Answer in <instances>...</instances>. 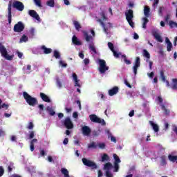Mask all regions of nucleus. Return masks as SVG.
I'll use <instances>...</instances> for the list:
<instances>
[{"label": "nucleus", "mask_w": 177, "mask_h": 177, "mask_svg": "<svg viewBox=\"0 0 177 177\" xmlns=\"http://www.w3.org/2000/svg\"><path fill=\"white\" fill-rule=\"evenodd\" d=\"M57 86H58V88H59V89L63 86V85L62 84V81H60L59 78L57 79Z\"/></svg>", "instance_id": "48"}, {"label": "nucleus", "mask_w": 177, "mask_h": 177, "mask_svg": "<svg viewBox=\"0 0 177 177\" xmlns=\"http://www.w3.org/2000/svg\"><path fill=\"white\" fill-rule=\"evenodd\" d=\"M160 106L162 110L165 112V114H166V115H168V114H169L170 113L169 110L167 109L165 105H164L163 104H160Z\"/></svg>", "instance_id": "34"}, {"label": "nucleus", "mask_w": 177, "mask_h": 177, "mask_svg": "<svg viewBox=\"0 0 177 177\" xmlns=\"http://www.w3.org/2000/svg\"><path fill=\"white\" fill-rule=\"evenodd\" d=\"M170 88L173 89V91H177V79H172V83Z\"/></svg>", "instance_id": "24"}, {"label": "nucleus", "mask_w": 177, "mask_h": 177, "mask_svg": "<svg viewBox=\"0 0 177 177\" xmlns=\"http://www.w3.org/2000/svg\"><path fill=\"white\" fill-rule=\"evenodd\" d=\"M27 129H34V123L32 122H29L28 126L26 127Z\"/></svg>", "instance_id": "44"}, {"label": "nucleus", "mask_w": 177, "mask_h": 177, "mask_svg": "<svg viewBox=\"0 0 177 177\" xmlns=\"http://www.w3.org/2000/svg\"><path fill=\"white\" fill-rule=\"evenodd\" d=\"M89 118L92 122H95V124H101L102 126L106 125V121H104V119L97 117V115L95 114L90 115Z\"/></svg>", "instance_id": "4"}, {"label": "nucleus", "mask_w": 177, "mask_h": 177, "mask_svg": "<svg viewBox=\"0 0 177 177\" xmlns=\"http://www.w3.org/2000/svg\"><path fill=\"white\" fill-rule=\"evenodd\" d=\"M62 174L64 176V177H70V174H68V170L66 168L61 169Z\"/></svg>", "instance_id": "28"}, {"label": "nucleus", "mask_w": 177, "mask_h": 177, "mask_svg": "<svg viewBox=\"0 0 177 177\" xmlns=\"http://www.w3.org/2000/svg\"><path fill=\"white\" fill-rule=\"evenodd\" d=\"M73 80L75 81V86H78L81 88V84H80V80H78V76L77 74L73 73Z\"/></svg>", "instance_id": "20"}, {"label": "nucleus", "mask_w": 177, "mask_h": 177, "mask_svg": "<svg viewBox=\"0 0 177 177\" xmlns=\"http://www.w3.org/2000/svg\"><path fill=\"white\" fill-rule=\"evenodd\" d=\"M109 158H110L109 157V155H107L106 153H104L102 156V162H104V161H109Z\"/></svg>", "instance_id": "37"}, {"label": "nucleus", "mask_w": 177, "mask_h": 177, "mask_svg": "<svg viewBox=\"0 0 177 177\" xmlns=\"http://www.w3.org/2000/svg\"><path fill=\"white\" fill-rule=\"evenodd\" d=\"M3 174H5V169H3V167L0 166V177L3 176Z\"/></svg>", "instance_id": "49"}, {"label": "nucleus", "mask_w": 177, "mask_h": 177, "mask_svg": "<svg viewBox=\"0 0 177 177\" xmlns=\"http://www.w3.org/2000/svg\"><path fill=\"white\" fill-rule=\"evenodd\" d=\"M53 53H54V57H55V59H60V53H59V51H57V50H55Z\"/></svg>", "instance_id": "42"}, {"label": "nucleus", "mask_w": 177, "mask_h": 177, "mask_svg": "<svg viewBox=\"0 0 177 177\" xmlns=\"http://www.w3.org/2000/svg\"><path fill=\"white\" fill-rule=\"evenodd\" d=\"M108 47L111 50V52L114 51V44L111 42H108Z\"/></svg>", "instance_id": "46"}, {"label": "nucleus", "mask_w": 177, "mask_h": 177, "mask_svg": "<svg viewBox=\"0 0 177 177\" xmlns=\"http://www.w3.org/2000/svg\"><path fill=\"white\" fill-rule=\"evenodd\" d=\"M33 1L36 6H38V8H42V2L41 1V0H33Z\"/></svg>", "instance_id": "38"}, {"label": "nucleus", "mask_w": 177, "mask_h": 177, "mask_svg": "<svg viewBox=\"0 0 177 177\" xmlns=\"http://www.w3.org/2000/svg\"><path fill=\"white\" fill-rule=\"evenodd\" d=\"M150 124L151 125L154 132H158L160 131V127L157 125V124L153 122L152 121H150Z\"/></svg>", "instance_id": "27"}, {"label": "nucleus", "mask_w": 177, "mask_h": 177, "mask_svg": "<svg viewBox=\"0 0 177 177\" xmlns=\"http://www.w3.org/2000/svg\"><path fill=\"white\" fill-rule=\"evenodd\" d=\"M142 52L144 57H146L147 59H150V53H149V51H147V50L144 49Z\"/></svg>", "instance_id": "36"}, {"label": "nucleus", "mask_w": 177, "mask_h": 177, "mask_svg": "<svg viewBox=\"0 0 177 177\" xmlns=\"http://www.w3.org/2000/svg\"><path fill=\"white\" fill-rule=\"evenodd\" d=\"M8 24H12V2H9L8 7Z\"/></svg>", "instance_id": "13"}, {"label": "nucleus", "mask_w": 177, "mask_h": 177, "mask_svg": "<svg viewBox=\"0 0 177 177\" xmlns=\"http://www.w3.org/2000/svg\"><path fill=\"white\" fill-rule=\"evenodd\" d=\"M140 67V57H137L135 60L134 66H133V71L136 75L138 74V68Z\"/></svg>", "instance_id": "11"}, {"label": "nucleus", "mask_w": 177, "mask_h": 177, "mask_svg": "<svg viewBox=\"0 0 177 177\" xmlns=\"http://www.w3.org/2000/svg\"><path fill=\"white\" fill-rule=\"evenodd\" d=\"M0 53L1 55L3 56L5 59H6V60L13 59V56L9 55V54H8V50H6V48H5V46L2 45V43H0Z\"/></svg>", "instance_id": "3"}, {"label": "nucleus", "mask_w": 177, "mask_h": 177, "mask_svg": "<svg viewBox=\"0 0 177 177\" xmlns=\"http://www.w3.org/2000/svg\"><path fill=\"white\" fill-rule=\"evenodd\" d=\"M82 161L84 165H86V167H93V169H97V165H96V163H95V162H93V161H91V160L86 159V158H83L82 159Z\"/></svg>", "instance_id": "7"}, {"label": "nucleus", "mask_w": 177, "mask_h": 177, "mask_svg": "<svg viewBox=\"0 0 177 177\" xmlns=\"http://www.w3.org/2000/svg\"><path fill=\"white\" fill-rule=\"evenodd\" d=\"M113 158L115 160L114 164H120V162H121V160L120 159V157H118L117 154H113Z\"/></svg>", "instance_id": "33"}, {"label": "nucleus", "mask_w": 177, "mask_h": 177, "mask_svg": "<svg viewBox=\"0 0 177 177\" xmlns=\"http://www.w3.org/2000/svg\"><path fill=\"white\" fill-rule=\"evenodd\" d=\"M72 42L74 44V45H77V46H80V45H82V43L78 40V37L77 36L74 35L72 38Z\"/></svg>", "instance_id": "22"}, {"label": "nucleus", "mask_w": 177, "mask_h": 177, "mask_svg": "<svg viewBox=\"0 0 177 177\" xmlns=\"http://www.w3.org/2000/svg\"><path fill=\"white\" fill-rule=\"evenodd\" d=\"M73 24L77 31H80V29L81 28V24H80V22H78L77 21H73Z\"/></svg>", "instance_id": "35"}, {"label": "nucleus", "mask_w": 177, "mask_h": 177, "mask_svg": "<svg viewBox=\"0 0 177 177\" xmlns=\"http://www.w3.org/2000/svg\"><path fill=\"white\" fill-rule=\"evenodd\" d=\"M84 63L85 66H88V64H89V59H88V58L84 59Z\"/></svg>", "instance_id": "61"}, {"label": "nucleus", "mask_w": 177, "mask_h": 177, "mask_svg": "<svg viewBox=\"0 0 177 177\" xmlns=\"http://www.w3.org/2000/svg\"><path fill=\"white\" fill-rule=\"evenodd\" d=\"M102 176H103V172L102 171V170H98L97 177H102Z\"/></svg>", "instance_id": "64"}, {"label": "nucleus", "mask_w": 177, "mask_h": 177, "mask_svg": "<svg viewBox=\"0 0 177 177\" xmlns=\"http://www.w3.org/2000/svg\"><path fill=\"white\" fill-rule=\"evenodd\" d=\"M163 10H164V7L163 6L159 7V10H158L159 15H162V11Z\"/></svg>", "instance_id": "60"}, {"label": "nucleus", "mask_w": 177, "mask_h": 177, "mask_svg": "<svg viewBox=\"0 0 177 177\" xmlns=\"http://www.w3.org/2000/svg\"><path fill=\"white\" fill-rule=\"evenodd\" d=\"M147 23H149V19H147V17L142 18V28L146 30L147 28Z\"/></svg>", "instance_id": "26"}, {"label": "nucleus", "mask_w": 177, "mask_h": 177, "mask_svg": "<svg viewBox=\"0 0 177 177\" xmlns=\"http://www.w3.org/2000/svg\"><path fill=\"white\" fill-rule=\"evenodd\" d=\"M98 146H99L100 149H102L106 148V144H104V143H103V142H102V143H100V144L98 145Z\"/></svg>", "instance_id": "52"}, {"label": "nucleus", "mask_w": 177, "mask_h": 177, "mask_svg": "<svg viewBox=\"0 0 177 177\" xmlns=\"http://www.w3.org/2000/svg\"><path fill=\"white\" fill-rule=\"evenodd\" d=\"M35 133L34 131H30L29 139H34Z\"/></svg>", "instance_id": "51"}, {"label": "nucleus", "mask_w": 177, "mask_h": 177, "mask_svg": "<svg viewBox=\"0 0 177 177\" xmlns=\"http://www.w3.org/2000/svg\"><path fill=\"white\" fill-rule=\"evenodd\" d=\"M124 84L127 86H128V88H132V86L131 85V84H129V82H128V80H124Z\"/></svg>", "instance_id": "57"}, {"label": "nucleus", "mask_w": 177, "mask_h": 177, "mask_svg": "<svg viewBox=\"0 0 177 177\" xmlns=\"http://www.w3.org/2000/svg\"><path fill=\"white\" fill-rule=\"evenodd\" d=\"M153 36L154 37L155 39L158 41V42H162V37H161V35H160V34L155 32L154 33H153Z\"/></svg>", "instance_id": "25"}, {"label": "nucleus", "mask_w": 177, "mask_h": 177, "mask_svg": "<svg viewBox=\"0 0 177 177\" xmlns=\"http://www.w3.org/2000/svg\"><path fill=\"white\" fill-rule=\"evenodd\" d=\"M82 131L83 135H84L85 136H89V135H91V128H89V127L88 126L83 127Z\"/></svg>", "instance_id": "14"}, {"label": "nucleus", "mask_w": 177, "mask_h": 177, "mask_svg": "<svg viewBox=\"0 0 177 177\" xmlns=\"http://www.w3.org/2000/svg\"><path fill=\"white\" fill-rule=\"evenodd\" d=\"M41 49L44 55H49L52 52V48H46V46H41Z\"/></svg>", "instance_id": "18"}, {"label": "nucleus", "mask_w": 177, "mask_h": 177, "mask_svg": "<svg viewBox=\"0 0 177 177\" xmlns=\"http://www.w3.org/2000/svg\"><path fill=\"white\" fill-rule=\"evenodd\" d=\"M88 48L92 50V52L96 53V48H95V45H93V44H90Z\"/></svg>", "instance_id": "43"}, {"label": "nucleus", "mask_w": 177, "mask_h": 177, "mask_svg": "<svg viewBox=\"0 0 177 177\" xmlns=\"http://www.w3.org/2000/svg\"><path fill=\"white\" fill-rule=\"evenodd\" d=\"M46 110L49 113L50 115H55V114H56V112L55 110H53V108L50 106H47Z\"/></svg>", "instance_id": "29"}, {"label": "nucleus", "mask_w": 177, "mask_h": 177, "mask_svg": "<svg viewBox=\"0 0 177 177\" xmlns=\"http://www.w3.org/2000/svg\"><path fill=\"white\" fill-rule=\"evenodd\" d=\"M161 167H165L168 162H167V156L165 155H162L160 156V160Z\"/></svg>", "instance_id": "16"}, {"label": "nucleus", "mask_w": 177, "mask_h": 177, "mask_svg": "<svg viewBox=\"0 0 177 177\" xmlns=\"http://www.w3.org/2000/svg\"><path fill=\"white\" fill-rule=\"evenodd\" d=\"M64 125L67 129H73L74 128V124L69 117H67L64 120Z\"/></svg>", "instance_id": "10"}, {"label": "nucleus", "mask_w": 177, "mask_h": 177, "mask_svg": "<svg viewBox=\"0 0 177 177\" xmlns=\"http://www.w3.org/2000/svg\"><path fill=\"white\" fill-rule=\"evenodd\" d=\"M97 21L100 24V26H102L104 33L109 34V30H111V28H113V24L109 22L106 24H104V22H103V20L98 19H97Z\"/></svg>", "instance_id": "5"}, {"label": "nucleus", "mask_w": 177, "mask_h": 177, "mask_svg": "<svg viewBox=\"0 0 177 177\" xmlns=\"http://www.w3.org/2000/svg\"><path fill=\"white\" fill-rule=\"evenodd\" d=\"M167 52L172 50V43L167 44Z\"/></svg>", "instance_id": "50"}, {"label": "nucleus", "mask_w": 177, "mask_h": 177, "mask_svg": "<svg viewBox=\"0 0 177 177\" xmlns=\"http://www.w3.org/2000/svg\"><path fill=\"white\" fill-rule=\"evenodd\" d=\"M13 30L15 32H21V31L24 30V24L21 21H19L14 26Z\"/></svg>", "instance_id": "9"}, {"label": "nucleus", "mask_w": 177, "mask_h": 177, "mask_svg": "<svg viewBox=\"0 0 177 177\" xmlns=\"http://www.w3.org/2000/svg\"><path fill=\"white\" fill-rule=\"evenodd\" d=\"M118 91H120L118 86H114L111 89L109 90V96H114V95H117V93H118Z\"/></svg>", "instance_id": "15"}, {"label": "nucleus", "mask_w": 177, "mask_h": 177, "mask_svg": "<svg viewBox=\"0 0 177 177\" xmlns=\"http://www.w3.org/2000/svg\"><path fill=\"white\" fill-rule=\"evenodd\" d=\"M124 15L126 16V20L129 24L130 27H131V28H134L135 22H133V10H128L124 12Z\"/></svg>", "instance_id": "2"}, {"label": "nucleus", "mask_w": 177, "mask_h": 177, "mask_svg": "<svg viewBox=\"0 0 177 177\" xmlns=\"http://www.w3.org/2000/svg\"><path fill=\"white\" fill-rule=\"evenodd\" d=\"M120 169V165L118 163H114V172H118Z\"/></svg>", "instance_id": "47"}, {"label": "nucleus", "mask_w": 177, "mask_h": 177, "mask_svg": "<svg viewBox=\"0 0 177 177\" xmlns=\"http://www.w3.org/2000/svg\"><path fill=\"white\" fill-rule=\"evenodd\" d=\"M59 65L62 66V67H67V64L64 63L63 61H59Z\"/></svg>", "instance_id": "54"}, {"label": "nucleus", "mask_w": 177, "mask_h": 177, "mask_svg": "<svg viewBox=\"0 0 177 177\" xmlns=\"http://www.w3.org/2000/svg\"><path fill=\"white\" fill-rule=\"evenodd\" d=\"M144 15H145V17H150V8L147 6H145L144 7Z\"/></svg>", "instance_id": "23"}, {"label": "nucleus", "mask_w": 177, "mask_h": 177, "mask_svg": "<svg viewBox=\"0 0 177 177\" xmlns=\"http://www.w3.org/2000/svg\"><path fill=\"white\" fill-rule=\"evenodd\" d=\"M157 99H158V101L159 102V103H162V102H164V100L162 99V97L161 96H158Z\"/></svg>", "instance_id": "63"}, {"label": "nucleus", "mask_w": 177, "mask_h": 177, "mask_svg": "<svg viewBox=\"0 0 177 177\" xmlns=\"http://www.w3.org/2000/svg\"><path fill=\"white\" fill-rule=\"evenodd\" d=\"M111 168H113V165L111 164V162H107L104 166V169L106 171H110Z\"/></svg>", "instance_id": "30"}, {"label": "nucleus", "mask_w": 177, "mask_h": 177, "mask_svg": "<svg viewBox=\"0 0 177 177\" xmlns=\"http://www.w3.org/2000/svg\"><path fill=\"white\" fill-rule=\"evenodd\" d=\"M40 97L44 102H46V103H50V98H49L45 93H40Z\"/></svg>", "instance_id": "17"}, {"label": "nucleus", "mask_w": 177, "mask_h": 177, "mask_svg": "<svg viewBox=\"0 0 177 177\" xmlns=\"http://www.w3.org/2000/svg\"><path fill=\"white\" fill-rule=\"evenodd\" d=\"M107 133L109 137H111V142H113L114 143H117V139L115 137L113 136L111 134V132H110V130H107Z\"/></svg>", "instance_id": "31"}, {"label": "nucleus", "mask_w": 177, "mask_h": 177, "mask_svg": "<svg viewBox=\"0 0 177 177\" xmlns=\"http://www.w3.org/2000/svg\"><path fill=\"white\" fill-rule=\"evenodd\" d=\"M106 177H113V174H111L110 171H109V170H106Z\"/></svg>", "instance_id": "59"}, {"label": "nucleus", "mask_w": 177, "mask_h": 177, "mask_svg": "<svg viewBox=\"0 0 177 177\" xmlns=\"http://www.w3.org/2000/svg\"><path fill=\"white\" fill-rule=\"evenodd\" d=\"M160 78H161L162 81L163 82H165V81H167V80L165 77V75H164V71H160Z\"/></svg>", "instance_id": "40"}, {"label": "nucleus", "mask_w": 177, "mask_h": 177, "mask_svg": "<svg viewBox=\"0 0 177 177\" xmlns=\"http://www.w3.org/2000/svg\"><path fill=\"white\" fill-rule=\"evenodd\" d=\"M168 160L170 162H176L177 164V156L169 154Z\"/></svg>", "instance_id": "21"}, {"label": "nucleus", "mask_w": 177, "mask_h": 177, "mask_svg": "<svg viewBox=\"0 0 177 177\" xmlns=\"http://www.w3.org/2000/svg\"><path fill=\"white\" fill-rule=\"evenodd\" d=\"M113 53V56H115V57H120V54L118 53H117V51H115V50H113V51H112Z\"/></svg>", "instance_id": "53"}, {"label": "nucleus", "mask_w": 177, "mask_h": 177, "mask_svg": "<svg viewBox=\"0 0 177 177\" xmlns=\"http://www.w3.org/2000/svg\"><path fill=\"white\" fill-rule=\"evenodd\" d=\"M169 15H167V16L165 17V21H166V23H168V21H169Z\"/></svg>", "instance_id": "62"}, {"label": "nucleus", "mask_w": 177, "mask_h": 177, "mask_svg": "<svg viewBox=\"0 0 177 177\" xmlns=\"http://www.w3.org/2000/svg\"><path fill=\"white\" fill-rule=\"evenodd\" d=\"M97 145H96V142H92L91 144L88 145V149H96Z\"/></svg>", "instance_id": "39"}, {"label": "nucleus", "mask_w": 177, "mask_h": 177, "mask_svg": "<svg viewBox=\"0 0 177 177\" xmlns=\"http://www.w3.org/2000/svg\"><path fill=\"white\" fill-rule=\"evenodd\" d=\"M23 95H24V98L25 99L26 103L29 104V106H32V107H34L35 104H38V100L30 95L27 92L24 91L23 93Z\"/></svg>", "instance_id": "1"}, {"label": "nucleus", "mask_w": 177, "mask_h": 177, "mask_svg": "<svg viewBox=\"0 0 177 177\" xmlns=\"http://www.w3.org/2000/svg\"><path fill=\"white\" fill-rule=\"evenodd\" d=\"M46 5L50 8H55V0H48L46 2Z\"/></svg>", "instance_id": "32"}, {"label": "nucleus", "mask_w": 177, "mask_h": 177, "mask_svg": "<svg viewBox=\"0 0 177 177\" xmlns=\"http://www.w3.org/2000/svg\"><path fill=\"white\" fill-rule=\"evenodd\" d=\"M147 75L149 78H153L154 77V72L148 73Z\"/></svg>", "instance_id": "56"}, {"label": "nucleus", "mask_w": 177, "mask_h": 177, "mask_svg": "<svg viewBox=\"0 0 177 177\" xmlns=\"http://www.w3.org/2000/svg\"><path fill=\"white\" fill-rule=\"evenodd\" d=\"M12 8L17 9L19 12H23L24 10V4L21 1H15L12 3Z\"/></svg>", "instance_id": "8"}, {"label": "nucleus", "mask_w": 177, "mask_h": 177, "mask_svg": "<svg viewBox=\"0 0 177 177\" xmlns=\"http://www.w3.org/2000/svg\"><path fill=\"white\" fill-rule=\"evenodd\" d=\"M169 26L171 27V28H174V27H177V23L174 22V21H169Z\"/></svg>", "instance_id": "45"}, {"label": "nucleus", "mask_w": 177, "mask_h": 177, "mask_svg": "<svg viewBox=\"0 0 177 177\" xmlns=\"http://www.w3.org/2000/svg\"><path fill=\"white\" fill-rule=\"evenodd\" d=\"M1 109H6V110H8V109H9V105L4 103L1 105Z\"/></svg>", "instance_id": "58"}, {"label": "nucleus", "mask_w": 177, "mask_h": 177, "mask_svg": "<svg viewBox=\"0 0 177 177\" xmlns=\"http://www.w3.org/2000/svg\"><path fill=\"white\" fill-rule=\"evenodd\" d=\"M17 54L18 57H19V59H23V53H21V52H19V51H17Z\"/></svg>", "instance_id": "55"}, {"label": "nucleus", "mask_w": 177, "mask_h": 177, "mask_svg": "<svg viewBox=\"0 0 177 177\" xmlns=\"http://www.w3.org/2000/svg\"><path fill=\"white\" fill-rule=\"evenodd\" d=\"M27 41H28V37L26 35H24L20 39V42H27Z\"/></svg>", "instance_id": "41"}, {"label": "nucleus", "mask_w": 177, "mask_h": 177, "mask_svg": "<svg viewBox=\"0 0 177 177\" xmlns=\"http://www.w3.org/2000/svg\"><path fill=\"white\" fill-rule=\"evenodd\" d=\"M28 15L30 16V17H33V19H35V20H37V21H41V17H39V15L37 13V11L34 10H30L28 11Z\"/></svg>", "instance_id": "12"}, {"label": "nucleus", "mask_w": 177, "mask_h": 177, "mask_svg": "<svg viewBox=\"0 0 177 177\" xmlns=\"http://www.w3.org/2000/svg\"><path fill=\"white\" fill-rule=\"evenodd\" d=\"M99 71L101 74H104L107 70H109V66H106V61L104 59H100L99 60Z\"/></svg>", "instance_id": "6"}, {"label": "nucleus", "mask_w": 177, "mask_h": 177, "mask_svg": "<svg viewBox=\"0 0 177 177\" xmlns=\"http://www.w3.org/2000/svg\"><path fill=\"white\" fill-rule=\"evenodd\" d=\"M83 34H84V37L85 38V41L86 42H89V41H92V39H93L92 36H91V35H89V34H88V32L83 31Z\"/></svg>", "instance_id": "19"}]
</instances>
